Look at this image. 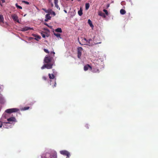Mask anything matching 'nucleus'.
Listing matches in <instances>:
<instances>
[{"label":"nucleus","instance_id":"obj_50","mask_svg":"<svg viewBox=\"0 0 158 158\" xmlns=\"http://www.w3.org/2000/svg\"><path fill=\"white\" fill-rule=\"evenodd\" d=\"M66 1H68L69 0H66Z\"/></svg>","mask_w":158,"mask_h":158},{"label":"nucleus","instance_id":"obj_25","mask_svg":"<svg viewBox=\"0 0 158 158\" xmlns=\"http://www.w3.org/2000/svg\"><path fill=\"white\" fill-rule=\"evenodd\" d=\"M44 52L47 53L49 54V51L47 49L44 48Z\"/></svg>","mask_w":158,"mask_h":158},{"label":"nucleus","instance_id":"obj_33","mask_svg":"<svg viewBox=\"0 0 158 158\" xmlns=\"http://www.w3.org/2000/svg\"><path fill=\"white\" fill-rule=\"evenodd\" d=\"M42 79L44 80H46L47 79V77L45 76H43L42 77Z\"/></svg>","mask_w":158,"mask_h":158},{"label":"nucleus","instance_id":"obj_13","mask_svg":"<svg viewBox=\"0 0 158 158\" xmlns=\"http://www.w3.org/2000/svg\"><path fill=\"white\" fill-rule=\"evenodd\" d=\"M48 76L49 77V78L50 79H54L55 78V76H54V74H50V73H49L48 74Z\"/></svg>","mask_w":158,"mask_h":158},{"label":"nucleus","instance_id":"obj_10","mask_svg":"<svg viewBox=\"0 0 158 158\" xmlns=\"http://www.w3.org/2000/svg\"><path fill=\"white\" fill-rule=\"evenodd\" d=\"M4 18L3 16L0 14V23L2 25V24H3L4 23Z\"/></svg>","mask_w":158,"mask_h":158},{"label":"nucleus","instance_id":"obj_39","mask_svg":"<svg viewBox=\"0 0 158 158\" xmlns=\"http://www.w3.org/2000/svg\"><path fill=\"white\" fill-rule=\"evenodd\" d=\"M56 81H55V84H54V85L53 86V87H56Z\"/></svg>","mask_w":158,"mask_h":158},{"label":"nucleus","instance_id":"obj_18","mask_svg":"<svg viewBox=\"0 0 158 158\" xmlns=\"http://www.w3.org/2000/svg\"><path fill=\"white\" fill-rule=\"evenodd\" d=\"M88 23L91 27H93L92 22L89 19L88 20Z\"/></svg>","mask_w":158,"mask_h":158},{"label":"nucleus","instance_id":"obj_42","mask_svg":"<svg viewBox=\"0 0 158 158\" xmlns=\"http://www.w3.org/2000/svg\"><path fill=\"white\" fill-rule=\"evenodd\" d=\"M109 6H110V5L108 4L107 5V6H106V7H107V8H108V7H109Z\"/></svg>","mask_w":158,"mask_h":158},{"label":"nucleus","instance_id":"obj_6","mask_svg":"<svg viewBox=\"0 0 158 158\" xmlns=\"http://www.w3.org/2000/svg\"><path fill=\"white\" fill-rule=\"evenodd\" d=\"M83 50V48L81 47H79L77 48V57L79 59H81Z\"/></svg>","mask_w":158,"mask_h":158},{"label":"nucleus","instance_id":"obj_1","mask_svg":"<svg viewBox=\"0 0 158 158\" xmlns=\"http://www.w3.org/2000/svg\"><path fill=\"white\" fill-rule=\"evenodd\" d=\"M44 62L45 64L41 67V69H43L45 68L50 69L52 68L53 66H55L54 58L49 55H47L45 56L44 59Z\"/></svg>","mask_w":158,"mask_h":158},{"label":"nucleus","instance_id":"obj_29","mask_svg":"<svg viewBox=\"0 0 158 158\" xmlns=\"http://www.w3.org/2000/svg\"><path fill=\"white\" fill-rule=\"evenodd\" d=\"M55 6L57 8V9H60V8L59 7V6H58V4H55Z\"/></svg>","mask_w":158,"mask_h":158},{"label":"nucleus","instance_id":"obj_21","mask_svg":"<svg viewBox=\"0 0 158 158\" xmlns=\"http://www.w3.org/2000/svg\"><path fill=\"white\" fill-rule=\"evenodd\" d=\"M46 18L47 19H50L51 17L50 16L49 14H47L45 16Z\"/></svg>","mask_w":158,"mask_h":158},{"label":"nucleus","instance_id":"obj_34","mask_svg":"<svg viewBox=\"0 0 158 158\" xmlns=\"http://www.w3.org/2000/svg\"><path fill=\"white\" fill-rule=\"evenodd\" d=\"M54 4H58V0H54Z\"/></svg>","mask_w":158,"mask_h":158},{"label":"nucleus","instance_id":"obj_49","mask_svg":"<svg viewBox=\"0 0 158 158\" xmlns=\"http://www.w3.org/2000/svg\"><path fill=\"white\" fill-rule=\"evenodd\" d=\"M55 70V69H52V71H53L54 72V71Z\"/></svg>","mask_w":158,"mask_h":158},{"label":"nucleus","instance_id":"obj_4","mask_svg":"<svg viewBox=\"0 0 158 158\" xmlns=\"http://www.w3.org/2000/svg\"><path fill=\"white\" fill-rule=\"evenodd\" d=\"M60 153L64 156H66V158H69L70 156V153L68 151L64 150L60 151Z\"/></svg>","mask_w":158,"mask_h":158},{"label":"nucleus","instance_id":"obj_5","mask_svg":"<svg viewBox=\"0 0 158 158\" xmlns=\"http://www.w3.org/2000/svg\"><path fill=\"white\" fill-rule=\"evenodd\" d=\"M19 110L17 108H11L7 109L5 112L9 114H10L13 112H15L19 111Z\"/></svg>","mask_w":158,"mask_h":158},{"label":"nucleus","instance_id":"obj_23","mask_svg":"<svg viewBox=\"0 0 158 158\" xmlns=\"http://www.w3.org/2000/svg\"><path fill=\"white\" fill-rule=\"evenodd\" d=\"M16 6L18 8H19L21 9H22V7L21 6L18 5L17 4H16Z\"/></svg>","mask_w":158,"mask_h":158},{"label":"nucleus","instance_id":"obj_26","mask_svg":"<svg viewBox=\"0 0 158 158\" xmlns=\"http://www.w3.org/2000/svg\"><path fill=\"white\" fill-rule=\"evenodd\" d=\"M30 108V107L29 106H27V107H24L23 109V110H28Z\"/></svg>","mask_w":158,"mask_h":158},{"label":"nucleus","instance_id":"obj_19","mask_svg":"<svg viewBox=\"0 0 158 158\" xmlns=\"http://www.w3.org/2000/svg\"><path fill=\"white\" fill-rule=\"evenodd\" d=\"M93 72L94 73H99V69L97 68H94V70H93Z\"/></svg>","mask_w":158,"mask_h":158},{"label":"nucleus","instance_id":"obj_15","mask_svg":"<svg viewBox=\"0 0 158 158\" xmlns=\"http://www.w3.org/2000/svg\"><path fill=\"white\" fill-rule=\"evenodd\" d=\"M120 13L122 15H124L126 13V11L123 9H121L120 10Z\"/></svg>","mask_w":158,"mask_h":158},{"label":"nucleus","instance_id":"obj_44","mask_svg":"<svg viewBox=\"0 0 158 158\" xmlns=\"http://www.w3.org/2000/svg\"><path fill=\"white\" fill-rule=\"evenodd\" d=\"M33 39V38H32V37H30V38H29V40H31V39Z\"/></svg>","mask_w":158,"mask_h":158},{"label":"nucleus","instance_id":"obj_35","mask_svg":"<svg viewBox=\"0 0 158 158\" xmlns=\"http://www.w3.org/2000/svg\"><path fill=\"white\" fill-rule=\"evenodd\" d=\"M42 9L46 13L48 12L47 10H46L45 9L43 8Z\"/></svg>","mask_w":158,"mask_h":158},{"label":"nucleus","instance_id":"obj_14","mask_svg":"<svg viewBox=\"0 0 158 158\" xmlns=\"http://www.w3.org/2000/svg\"><path fill=\"white\" fill-rule=\"evenodd\" d=\"M55 31L56 32L61 33L62 32L61 29L60 28H58L55 30Z\"/></svg>","mask_w":158,"mask_h":158},{"label":"nucleus","instance_id":"obj_12","mask_svg":"<svg viewBox=\"0 0 158 158\" xmlns=\"http://www.w3.org/2000/svg\"><path fill=\"white\" fill-rule=\"evenodd\" d=\"M98 14L99 16H101L103 18H106V16L105 14L102 11L99 12Z\"/></svg>","mask_w":158,"mask_h":158},{"label":"nucleus","instance_id":"obj_48","mask_svg":"<svg viewBox=\"0 0 158 158\" xmlns=\"http://www.w3.org/2000/svg\"><path fill=\"white\" fill-rule=\"evenodd\" d=\"M79 43H80V44H81V45H83V44H81V43L80 42H79Z\"/></svg>","mask_w":158,"mask_h":158},{"label":"nucleus","instance_id":"obj_8","mask_svg":"<svg viewBox=\"0 0 158 158\" xmlns=\"http://www.w3.org/2000/svg\"><path fill=\"white\" fill-rule=\"evenodd\" d=\"M32 28L31 27H23L21 28V31H25L30 30H32Z\"/></svg>","mask_w":158,"mask_h":158},{"label":"nucleus","instance_id":"obj_28","mask_svg":"<svg viewBox=\"0 0 158 158\" xmlns=\"http://www.w3.org/2000/svg\"><path fill=\"white\" fill-rule=\"evenodd\" d=\"M87 40L86 38H84L82 39V41L84 43V42H87Z\"/></svg>","mask_w":158,"mask_h":158},{"label":"nucleus","instance_id":"obj_40","mask_svg":"<svg viewBox=\"0 0 158 158\" xmlns=\"http://www.w3.org/2000/svg\"><path fill=\"white\" fill-rule=\"evenodd\" d=\"M44 25H45L47 26L48 27H49V26H48V24L46 23H44Z\"/></svg>","mask_w":158,"mask_h":158},{"label":"nucleus","instance_id":"obj_16","mask_svg":"<svg viewBox=\"0 0 158 158\" xmlns=\"http://www.w3.org/2000/svg\"><path fill=\"white\" fill-rule=\"evenodd\" d=\"M78 13L79 15L80 16H81L82 15V10L80 8V10L78 11Z\"/></svg>","mask_w":158,"mask_h":158},{"label":"nucleus","instance_id":"obj_27","mask_svg":"<svg viewBox=\"0 0 158 158\" xmlns=\"http://www.w3.org/2000/svg\"><path fill=\"white\" fill-rule=\"evenodd\" d=\"M47 10L48 12H47V13H48V14H51L52 11V10L51 9H49L48 10Z\"/></svg>","mask_w":158,"mask_h":158},{"label":"nucleus","instance_id":"obj_31","mask_svg":"<svg viewBox=\"0 0 158 158\" xmlns=\"http://www.w3.org/2000/svg\"><path fill=\"white\" fill-rule=\"evenodd\" d=\"M51 14L53 15L54 16H55L56 15L54 11H52L50 14Z\"/></svg>","mask_w":158,"mask_h":158},{"label":"nucleus","instance_id":"obj_30","mask_svg":"<svg viewBox=\"0 0 158 158\" xmlns=\"http://www.w3.org/2000/svg\"><path fill=\"white\" fill-rule=\"evenodd\" d=\"M22 2H23V3H25L26 4H29V2H27V1H22Z\"/></svg>","mask_w":158,"mask_h":158},{"label":"nucleus","instance_id":"obj_11","mask_svg":"<svg viewBox=\"0 0 158 158\" xmlns=\"http://www.w3.org/2000/svg\"><path fill=\"white\" fill-rule=\"evenodd\" d=\"M32 35L35 37L36 38H35V39L36 40H37V39H41V36L39 35H36V34H32Z\"/></svg>","mask_w":158,"mask_h":158},{"label":"nucleus","instance_id":"obj_32","mask_svg":"<svg viewBox=\"0 0 158 158\" xmlns=\"http://www.w3.org/2000/svg\"><path fill=\"white\" fill-rule=\"evenodd\" d=\"M50 53L51 54H53V56H52L54 58L55 56V52H51Z\"/></svg>","mask_w":158,"mask_h":158},{"label":"nucleus","instance_id":"obj_47","mask_svg":"<svg viewBox=\"0 0 158 158\" xmlns=\"http://www.w3.org/2000/svg\"><path fill=\"white\" fill-rule=\"evenodd\" d=\"M53 6V4L52 3V6Z\"/></svg>","mask_w":158,"mask_h":158},{"label":"nucleus","instance_id":"obj_17","mask_svg":"<svg viewBox=\"0 0 158 158\" xmlns=\"http://www.w3.org/2000/svg\"><path fill=\"white\" fill-rule=\"evenodd\" d=\"M54 35L56 36L58 38H60V39L61 38V37H60V33H54Z\"/></svg>","mask_w":158,"mask_h":158},{"label":"nucleus","instance_id":"obj_20","mask_svg":"<svg viewBox=\"0 0 158 158\" xmlns=\"http://www.w3.org/2000/svg\"><path fill=\"white\" fill-rule=\"evenodd\" d=\"M89 3H86L85 5V8L86 10L89 9Z\"/></svg>","mask_w":158,"mask_h":158},{"label":"nucleus","instance_id":"obj_43","mask_svg":"<svg viewBox=\"0 0 158 158\" xmlns=\"http://www.w3.org/2000/svg\"><path fill=\"white\" fill-rule=\"evenodd\" d=\"M101 43H102V42H99L98 43H97L96 44H101Z\"/></svg>","mask_w":158,"mask_h":158},{"label":"nucleus","instance_id":"obj_24","mask_svg":"<svg viewBox=\"0 0 158 158\" xmlns=\"http://www.w3.org/2000/svg\"><path fill=\"white\" fill-rule=\"evenodd\" d=\"M103 12H104L105 14H106V15H108V11L107 10H105V9H104L103 10Z\"/></svg>","mask_w":158,"mask_h":158},{"label":"nucleus","instance_id":"obj_51","mask_svg":"<svg viewBox=\"0 0 158 158\" xmlns=\"http://www.w3.org/2000/svg\"><path fill=\"white\" fill-rule=\"evenodd\" d=\"M72 1H73V0H71Z\"/></svg>","mask_w":158,"mask_h":158},{"label":"nucleus","instance_id":"obj_38","mask_svg":"<svg viewBox=\"0 0 158 158\" xmlns=\"http://www.w3.org/2000/svg\"><path fill=\"white\" fill-rule=\"evenodd\" d=\"M4 125V123H3V124H1L0 125V128L2 126H3Z\"/></svg>","mask_w":158,"mask_h":158},{"label":"nucleus","instance_id":"obj_7","mask_svg":"<svg viewBox=\"0 0 158 158\" xmlns=\"http://www.w3.org/2000/svg\"><path fill=\"white\" fill-rule=\"evenodd\" d=\"M11 17L14 21H16L17 23H19L18 17L17 15L15 14L12 15H11Z\"/></svg>","mask_w":158,"mask_h":158},{"label":"nucleus","instance_id":"obj_45","mask_svg":"<svg viewBox=\"0 0 158 158\" xmlns=\"http://www.w3.org/2000/svg\"><path fill=\"white\" fill-rule=\"evenodd\" d=\"M64 11L65 13H67V11L66 10H64Z\"/></svg>","mask_w":158,"mask_h":158},{"label":"nucleus","instance_id":"obj_2","mask_svg":"<svg viewBox=\"0 0 158 158\" xmlns=\"http://www.w3.org/2000/svg\"><path fill=\"white\" fill-rule=\"evenodd\" d=\"M41 158H57V153L55 151H52L50 153L45 152L41 155Z\"/></svg>","mask_w":158,"mask_h":158},{"label":"nucleus","instance_id":"obj_36","mask_svg":"<svg viewBox=\"0 0 158 158\" xmlns=\"http://www.w3.org/2000/svg\"><path fill=\"white\" fill-rule=\"evenodd\" d=\"M42 37L44 38H45V34H42Z\"/></svg>","mask_w":158,"mask_h":158},{"label":"nucleus","instance_id":"obj_9","mask_svg":"<svg viewBox=\"0 0 158 158\" xmlns=\"http://www.w3.org/2000/svg\"><path fill=\"white\" fill-rule=\"evenodd\" d=\"M89 68L90 70H92V67L89 64L85 65L84 67V70L85 71L87 70Z\"/></svg>","mask_w":158,"mask_h":158},{"label":"nucleus","instance_id":"obj_22","mask_svg":"<svg viewBox=\"0 0 158 158\" xmlns=\"http://www.w3.org/2000/svg\"><path fill=\"white\" fill-rule=\"evenodd\" d=\"M92 41V39H89L88 40H87L86 42H84V44L88 45L87 44H89L90 41Z\"/></svg>","mask_w":158,"mask_h":158},{"label":"nucleus","instance_id":"obj_3","mask_svg":"<svg viewBox=\"0 0 158 158\" xmlns=\"http://www.w3.org/2000/svg\"><path fill=\"white\" fill-rule=\"evenodd\" d=\"M8 122L4 123V125L3 126V127L5 128H8L7 127V125L8 124L10 123V122H16V120L15 117H11L7 119Z\"/></svg>","mask_w":158,"mask_h":158},{"label":"nucleus","instance_id":"obj_46","mask_svg":"<svg viewBox=\"0 0 158 158\" xmlns=\"http://www.w3.org/2000/svg\"><path fill=\"white\" fill-rule=\"evenodd\" d=\"M48 21L47 19H45V21Z\"/></svg>","mask_w":158,"mask_h":158},{"label":"nucleus","instance_id":"obj_37","mask_svg":"<svg viewBox=\"0 0 158 158\" xmlns=\"http://www.w3.org/2000/svg\"><path fill=\"white\" fill-rule=\"evenodd\" d=\"M85 127L87 129H88L89 128V126L88 124H86L85 126Z\"/></svg>","mask_w":158,"mask_h":158},{"label":"nucleus","instance_id":"obj_41","mask_svg":"<svg viewBox=\"0 0 158 158\" xmlns=\"http://www.w3.org/2000/svg\"><path fill=\"white\" fill-rule=\"evenodd\" d=\"M2 1V2L3 3L5 2V0H1Z\"/></svg>","mask_w":158,"mask_h":158}]
</instances>
